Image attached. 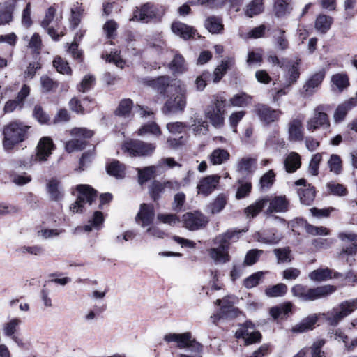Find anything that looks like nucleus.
<instances>
[{
    "mask_svg": "<svg viewBox=\"0 0 357 357\" xmlns=\"http://www.w3.org/2000/svg\"><path fill=\"white\" fill-rule=\"evenodd\" d=\"M29 126L19 121H11L3 128V146L6 151L12 150L15 146L22 142L28 137Z\"/></svg>",
    "mask_w": 357,
    "mask_h": 357,
    "instance_id": "1",
    "label": "nucleus"
},
{
    "mask_svg": "<svg viewBox=\"0 0 357 357\" xmlns=\"http://www.w3.org/2000/svg\"><path fill=\"white\" fill-rule=\"evenodd\" d=\"M240 231H227V232L218 236L214 243L218 246L211 248L208 250L209 255L216 264H225L230 260L229 255V241H236L239 238Z\"/></svg>",
    "mask_w": 357,
    "mask_h": 357,
    "instance_id": "2",
    "label": "nucleus"
},
{
    "mask_svg": "<svg viewBox=\"0 0 357 357\" xmlns=\"http://www.w3.org/2000/svg\"><path fill=\"white\" fill-rule=\"evenodd\" d=\"M337 288L333 285H323L314 288H308L301 284L294 285L291 288L294 296L303 301H312L317 299L324 298L334 293Z\"/></svg>",
    "mask_w": 357,
    "mask_h": 357,
    "instance_id": "3",
    "label": "nucleus"
},
{
    "mask_svg": "<svg viewBox=\"0 0 357 357\" xmlns=\"http://www.w3.org/2000/svg\"><path fill=\"white\" fill-rule=\"evenodd\" d=\"M171 88H174V93L169 97L162 107L165 114L183 112L186 107V86L181 81H176Z\"/></svg>",
    "mask_w": 357,
    "mask_h": 357,
    "instance_id": "4",
    "label": "nucleus"
},
{
    "mask_svg": "<svg viewBox=\"0 0 357 357\" xmlns=\"http://www.w3.org/2000/svg\"><path fill=\"white\" fill-rule=\"evenodd\" d=\"M357 309V298L347 300L340 303L337 306L331 310L322 313L321 317L328 323L329 325L335 326L344 318L349 316Z\"/></svg>",
    "mask_w": 357,
    "mask_h": 357,
    "instance_id": "5",
    "label": "nucleus"
},
{
    "mask_svg": "<svg viewBox=\"0 0 357 357\" xmlns=\"http://www.w3.org/2000/svg\"><path fill=\"white\" fill-rule=\"evenodd\" d=\"M164 340L167 342H174L178 349H188L194 353H202L203 346L192 337L191 333H168L164 336Z\"/></svg>",
    "mask_w": 357,
    "mask_h": 357,
    "instance_id": "6",
    "label": "nucleus"
},
{
    "mask_svg": "<svg viewBox=\"0 0 357 357\" xmlns=\"http://www.w3.org/2000/svg\"><path fill=\"white\" fill-rule=\"evenodd\" d=\"M329 108L328 105L321 104L314 109L313 116L307 120L306 124L309 131L313 132L320 128L328 129L330 127L329 117L326 112Z\"/></svg>",
    "mask_w": 357,
    "mask_h": 357,
    "instance_id": "7",
    "label": "nucleus"
},
{
    "mask_svg": "<svg viewBox=\"0 0 357 357\" xmlns=\"http://www.w3.org/2000/svg\"><path fill=\"white\" fill-rule=\"evenodd\" d=\"M225 107V100L215 96L212 103L204 111L206 118L215 128H220L224 123Z\"/></svg>",
    "mask_w": 357,
    "mask_h": 357,
    "instance_id": "8",
    "label": "nucleus"
},
{
    "mask_svg": "<svg viewBox=\"0 0 357 357\" xmlns=\"http://www.w3.org/2000/svg\"><path fill=\"white\" fill-rule=\"evenodd\" d=\"M76 189L78 192L77 199L70 206L73 213H82L84 204L89 203L91 205L96 197V191L88 185H79Z\"/></svg>",
    "mask_w": 357,
    "mask_h": 357,
    "instance_id": "9",
    "label": "nucleus"
},
{
    "mask_svg": "<svg viewBox=\"0 0 357 357\" xmlns=\"http://www.w3.org/2000/svg\"><path fill=\"white\" fill-rule=\"evenodd\" d=\"M70 134L75 138L66 143L65 149L68 153L84 149L86 146L85 139L91 138L93 132L85 128H75L70 131Z\"/></svg>",
    "mask_w": 357,
    "mask_h": 357,
    "instance_id": "10",
    "label": "nucleus"
},
{
    "mask_svg": "<svg viewBox=\"0 0 357 357\" xmlns=\"http://www.w3.org/2000/svg\"><path fill=\"white\" fill-rule=\"evenodd\" d=\"M122 149L130 156H146L154 152L155 145L138 139H130L123 144Z\"/></svg>",
    "mask_w": 357,
    "mask_h": 357,
    "instance_id": "11",
    "label": "nucleus"
},
{
    "mask_svg": "<svg viewBox=\"0 0 357 357\" xmlns=\"http://www.w3.org/2000/svg\"><path fill=\"white\" fill-rule=\"evenodd\" d=\"M215 303L220 306V308L217 314L211 316L213 322L220 319H228L237 316L238 309L234 306L235 303L234 298L225 296L222 299H217Z\"/></svg>",
    "mask_w": 357,
    "mask_h": 357,
    "instance_id": "12",
    "label": "nucleus"
},
{
    "mask_svg": "<svg viewBox=\"0 0 357 357\" xmlns=\"http://www.w3.org/2000/svg\"><path fill=\"white\" fill-rule=\"evenodd\" d=\"M54 148V144L50 137H42L38 143L36 155L31 156L30 165H32L37 161H46L48 157L52 154V151Z\"/></svg>",
    "mask_w": 357,
    "mask_h": 357,
    "instance_id": "13",
    "label": "nucleus"
},
{
    "mask_svg": "<svg viewBox=\"0 0 357 357\" xmlns=\"http://www.w3.org/2000/svg\"><path fill=\"white\" fill-rule=\"evenodd\" d=\"M255 112L258 116L260 121L266 125H269L278 121L282 114L280 110L273 109L263 104L257 105L255 108Z\"/></svg>",
    "mask_w": 357,
    "mask_h": 357,
    "instance_id": "14",
    "label": "nucleus"
},
{
    "mask_svg": "<svg viewBox=\"0 0 357 357\" xmlns=\"http://www.w3.org/2000/svg\"><path fill=\"white\" fill-rule=\"evenodd\" d=\"M183 221L187 229L194 231L205 226L208 222V219L200 212L195 211L184 214Z\"/></svg>",
    "mask_w": 357,
    "mask_h": 357,
    "instance_id": "15",
    "label": "nucleus"
},
{
    "mask_svg": "<svg viewBox=\"0 0 357 357\" xmlns=\"http://www.w3.org/2000/svg\"><path fill=\"white\" fill-rule=\"evenodd\" d=\"M157 7L151 3H146L134 11V19L147 23L157 17Z\"/></svg>",
    "mask_w": 357,
    "mask_h": 357,
    "instance_id": "16",
    "label": "nucleus"
},
{
    "mask_svg": "<svg viewBox=\"0 0 357 357\" xmlns=\"http://www.w3.org/2000/svg\"><path fill=\"white\" fill-rule=\"evenodd\" d=\"M155 218L153 206L151 204H142L135 217L136 222L142 227L151 225Z\"/></svg>",
    "mask_w": 357,
    "mask_h": 357,
    "instance_id": "17",
    "label": "nucleus"
},
{
    "mask_svg": "<svg viewBox=\"0 0 357 357\" xmlns=\"http://www.w3.org/2000/svg\"><path fill=\"white\" fill-rule=\"evenodd\" d=\"M220 177L218 175L207 176L202 178L197 184L198 194L208 196L216 188Z\"/></svg>",
    "mask_w": 357,
    "mask_h": 357,
    "instance_id": "18",
    "label": "nucleus"
},
{
    "mask_svg": "<svg viewBox=\"0 0 357 357\" xmlns=\"http://www.w3.org/2000/svg\"><path fill=\"white\" fill-rule=\"evenodd\" d=\"M268 203L269 204L266 211L268 213H284L288 210L289 202L285 196L268 197Z\"/></svg>",
    "mask_w": 357,
    "mask_h": 357,
    "instance_id": "19",
    "label": "nucleus"
},
{
    "mask_svg": "<svg viewBox=\"0 0 357 357\" xmlns=\"http://www.w3.org/2000/svg\"><path fill=\"white\" fill-rule=\"evenodd\" d=\"M288 133L291 141H302L303 139L302 119L297 117L289 123Z\"/></svg>",
    "mask_w": 357,
    "mask_h": 357,
    "instance_id": "20",
    "label": "nucleus"
},
{
    "mask_svg": "<svg viewBox=\"0 0 357 357\" xmlns=\"http://www.w3.org/2000/svg\"><path fill=\"white\" fill-rule=\"evenodd\" d=\"M257 169V159L250 157L241 158L236 165V172L239 174L250 175Z\"/></svg>",
    "mask_w": 357,
    "mask_h": 357,
    "instance_id": "21",
    "label": "nucleus"
},
{
    "mask_svg": "<svg viewBox=\"0 0 357 357\" xmlns=\"http://www.w3.org/2000/svg\"><path fill=\"white\" fill-rule=\"evenodd\" d=\"M104 215L100 211H96L91 220H89L88 224L84 227H78L76 228L77 231H84L90 232L92 230H99L102 227L104 222Z\"/></svg>",
    "mask_w": 357,
    "mask_h": 357,
    "instance_id": "22",
    "label": "nucleus"
},
{
    "mask_svg": "<svg viewBox=\"0 0 357 357\" xmlns=\"http://www.w3.org/2000/svg\"><path fill=\"white\" fill-rule=\"evenodd\" d=\"M172 30L174 33L184 40H188L192 38L196 32L192 27L180 22H174L172 24Z\"/></svg>",
    "mask_w": 357,
    "mask_h": 357,
    "instance_id": "23",
    "label": "nucleus"
},
{
    "mask_svg": "<svg viewBox=\"0 0 357 357\" xmlns=\"http://www.w3.org/2000/svg\"><path fill=\"white\" fill-rule=\"evenodd\" d=\"M332 91L342 93L349 86V77L345 73H336L331 77Z\"/></svg>",
    "mask_w": 357,
    "mask_h": 357,
    "instance_id": "24",
    "label": "nucleus"
},
{
    "mask_svg": "<svg viewBox=\"0 0 357 357\" xmlns=\"http://www.w3.org/2000/svg\"><path fill=\"white\" fill-rule=\"evenodd\" d=\"M84 13V8L82 3L76 2L70 8V17L69 18L70 27L73 29H76L81 22L82 17Z\"/></svg>",
    "mask_w": 357,
    "mask_h": 357,
    "instance_id": "25",
    "label": "nucleus"
},
{
    "mask_svg": "<svg viewBox=\"0 0 357 357\" xmlns=\"http://www.w3.org/2000/svg\"><path fill=\"white\" fill-rule=\"evenodd\" d=\"M318 320L316 314H312L302 319V321L296 324L291 328L294 333H302L309 330H312Z\"/></svg>",
    "mask_w": 357,
    "mask_h": 357,
    "instance_id": "26",
    "label": "nucleus"
},
{
    "mask_svg": "<svg viewBox=\"0 0 357 357\" xmlns=\"http://www.w3.org/2000/svg\"><path fill=\"white\" fill-rule=\"evenodd\" d=\"M15 5L10 1L0 3V25L9 24L13 20Z\"/></svg>",
    "mask_w": 357,
    "mask_h": 357,
    "instance_id": "27",
    "label": "nucleus"
},
{
    "mask_svg": "<svg viewBox=\"0 0 357 357\" xmlns=\"http://www.w3.org/2000/svg\"><path fill=\"white\" fill-rule=\"evenodd\" d=\"M192 123L188 126L195 135H204L208 130V123L197 114L191 118Z\"/></svg>",
    "mask_w": 357,
    "mask_h": 357,
    "instance_id": "28",
    "label": "nucleus"
},
{
    "mask_svg": "<svg viewBox=\"0 0 357 357\" xmlns=\"http://www.w3.org/2000/svg\"><path fill=\"white\" fill-rule=\"evenodd\" d=\"M325 77L324 70H320L313 74L304 85L305 92L312 93L314 89L318 87Z\"/></svg>",
    "mask_w": 357,
    "mask_h": 357,
    "instance_id": "29",
    "label": "nucleus"
},
{
    "mask_svg": "<svg viewBox=\"0 0 357 357\" xmlns=\"http://www.w3.org/2000/svg\"><path fill=\"white\" fill-rule=\"evenodd\" d=\"M268 196H266L257 200L255 203L245 208V213L248 218H255L257 216L264 206L268 204Z\"/></svg>",
    "mask_w": 357,
    "mask_h": 357,
    "instance_id": "30",
    "label": "nucleus"
},
{
    "mask_svg": "<svg viewBox=\"0 0 357 357\" xmlns=\"http://www.w3.org/2000/svg\"><path fill=\"white\" fill-rule=\"evenodd\" d=\"M148 85L156 90L160 94H165L167 89L169 88V77L168 76H160L156 79L148 81Z\"/></svg>",
    "mask_w": 357,
    "mask_h": 357,
    "instance_id": "31",
    "label": "nucleus"
},
{
    "mask_svg": "<svg viewBox=\"0 0 357 357\" xmlns=\"http://www.w3.org/2000/svg\"><path fill=\"white\" fill-rule=\"evenodd\" d=\"M315 194L316 190L314 187L310 184L307 185V188H299L298 190V195L301 202L307 206H310L312 204L315 198Z\"/></svg>",
    "mask_w": 357,
    "mask_h": 357,
    "instance_id": "32",
    "label": "nucleus"
},
{
    "mask_svg": "<svg viewBox=\"0 0 357 357\" xmlns=\"http://www.w3.org/2000/svg\"><path fill=\"white\" fill-rule=\"evenodd\" d=\"M230 154L227 150L218 148L212 151L208 156V159L212 165H218L228 160Z\"/></svg>",
    "mask_w": 357,
    "mask_h": 357,
    "instance_id": "33",
    "label": "nucleus"
},
{
    "mask_svg": "<svg viewBox=\"0 0 357 357\" xmlns=\"http://www.w3.org/2000/svg\"><path fill=\"white\" fill-rule=\"evenodd\" d=\"M205 28L211 33H219L223 29L222 19L216 16H210L205 20Z\"/></svg>",
    "mask_w": 357,
    "mask_h": 357,
    "instance_id": "34",
    "label": "nucleus"
},
{
    "mask_svg": "<svg viewBox=\"0 0 357 357\" xmlns=\"http://www.w3.org/2000/svg\"><path fill=\"white\" fill-rule=\"evenodd\" d=\"M301 157L295 153H291L284 160V167L287 172L293 173L301 167Z\"/></svg>",
    "mask_w": 357,
    "mask_h": 357,
    "instance_id": "35",
    "label": "nucleus"
},
{
    "mask_svg": "<svg viewBox=\"0 0 357 357\" xmlns=\"http://www.w3.org/2000/svg\"><path fill=\"white\" fill-rule=\"evenodd\" d=\"M333 17L326 15H319L315 22V29L321 33H326L333 24Z\"/></svg>",
    "mask_w": 357,
    "mask_h": 357,
    "instance_id": "36",
    "label": "nucleus"
},
{
    "mask_svg": "<svg viewBox=\"0 0 357 357\" xmlns=\"http://www.w3.org/2000/svg\"><path fill=\"white\" fill-rule=\"evenodd\" d=\"M47 188L51 199L59 201L62 199L63 192L60 189L59 182L57 180H50L47 185Z\"/></svg>",
    "mask_w": 357,
    "mask_h": 357,
    "instance_id": "37",
    "label": "nucleus"
},
{
    "mask_svg": "<svg viewBox=\"0 0 357 357\" xmlns=\"http://www.w3.org/2000/svg\"><path fill=\"white\" fill-rule=\"evenodd\" d=\"M125 166L119 161L114 160L107 167V173L116 178H123L125 176Z\"/></svg>",
    "mask_w": 357,
    "mask_h": 357,
    "instance_id": "38",
    "label": "nucleus"
},
{
    "mask_svg": "<svg viewBox=\"0 0 357 357\" xmlns=\"http://www.w3.org/2000/svg\"><path fill=\"white\" fill-rule=\"evenodd\" d=\"M227 204V198L222 195H218L213 202L207 206V210L211 214L220 213Z\"/></svg>",
    "mask_w": 357,
    "mask_h": 357,
    "instance_id": "39",
    "label": "nucleus"
},
{
    "mask_svg": "<svg viewBox=\"0 0 357 357\" xmlns=\"http://www.w3.org/2000/svg\"><path fill=\"white\" fill-rule=\"evenodd\" d=\"M331 270L328 268H318L310 272L308 277L312 281L322 282L331 278Z\"/></svg>",
    "mask_w": 357,
    "mask_h": 357,
    "instance_id": "40",
    "label": "nucleus"
},
{
    "mask_svg": "<svg viewBox=\"0 0 357 357\" xmlns=\"http://www.w3.org/2000/svg\"><path fill=\"white\" fill-rule=\"evenodd\" d=\"M287 286L283 283H279L265 289V294L268 297H281L286 294Z\"/></svg>",
    "mask_w": 357,
    "mask_h": 357,
    "instance_id": "41",
    "label": "nucleus"
},
{
    "mask_svg": "<svg viewBox=\"0 0 357 357\" xmlns=\"http://www.w3.org/2000/svg\"><path fill=\"white\" fill-rule=\"evenodd\" d=\"M252 96L245 93H241L234 96L231 100V104L234 107H246L251 103Z\"/></svg>",
    "mask_w": 357,
    "mask_h": 357,
    "instance_id": "42",
    "label": "nucleus"
},
{
    "mask_svg": "<svg viewBox=\"0 0 357 357\" xmlns=\"http://www.w3.org/2000/svg\"><path fill=\"white\" fill-rule=\"evenodd\" d=\"M263 1L262 0H253L248 4L245 15L249 17H252L255 15H259L263 11Z\"/></svg>",
    "mask_w": 357,
    "mask_h": 357,
    "instance_id": "43",
    "label": "nucleus"
},
{
    "mask_svg": "<svg viewBox=\"0 0 357 357\" xmlns=\"http://www.w3.org/2000/svg\"><path fill=\"white\" fill-rule=\"evenodd\" d=\"M278 33L274 36L275 46L280 51H284L289 47V41L285 36V31L282 29L278 30Z\"/></svg>",
    "mask_w": 357,
    "mask_h": 357,
    "instance_id": "44",
    "label": "nucleus"
},
{
    "mask_svg": "<svg viewBox=\"0 0 357 357\" xmlns=\"http://www.w3.org/2000/svg\"><path fill=\"white\" fill-rule=\"evenodd\" d=\"M137 171L138 182L140 185H142L154 176L155 167L154 166H149L144 169H137Z\"/></svg>",
    "mask_w": 357,
    "mask_h": 357,
    "instance_id": "45",
    "label": "nucleus"
},
{
    "mask_svg": "<svg viewBox=\"0 0 357 357\" xmlns=\"http://www.w3.org/2000/svg\"><path fill=\"white\" fill-rule=\"evenodd\" d=\"M326 188L331 194L335 196L344 197L348 194V190L344 185L334 181L328 183Z\"/></svg>",
    "mask_w": 357,
    "mask_h": 357,
    "instance_id": "46",
    "label": "nucleus"
},
{
    "mask_svg": "<svg viewBox=\"0 0 357 357\" xmlns=\"http://www.w3.org/2000/svg\"><path fill=\"white\" fill-rule=\"evenodd\" d=\"M53 66L59 73L63 75H70L71 73V68L68 63L61 56H57L54 58Z\"/></svg>",
    "mask_w": 357,
    "mask_h": 357,
    "instance_id": "47",
    "label": "nucleus"
},
{
    "mask_svg": "<svg viewBox=\"0 0 357 357\" xmlns=\"http://www.w3.org/2000/svg\"><path fill=\"white\" fill-rule=\"evenodd\" d=\"M291 8L285 0H275L274 2L275 14L278 17L285 16Z\"/></svg>",
    "mask_w": 357,
    "mask_h": 357,
    "instance_id": "48",
    "label": "nucleus"
},
{
    "mask_svg": "<svg viewBox=\"0 0 357 357\" xmlns=\"http://www.w3.org/2000/svg\"><path fill=\"white\" fill-rule=\"evenodd\" d=\"M330 171L336 175L340 174L342 170V165L340 157L336 154H332L328 161Z\"/></svg>",
    "mask_w": 357,
    "mask_h": 357,
    "instance_id": "49",
    "label": "nucleus"
},
{
    "mask_svg": "<svg viewBox=\"0 0 357 357\" xmlns=\"http://www.w3.org/2000/svg\"><path fill=\"white\" fill-rule=\"evenodd\" d=\"M22 321L18 318H13L3 326V332L6 336L11 337L17 331Z\"/></svg>",
    "mask_w": 357,
    "mask_h": 357,
    "instance_id": "50",
    "label": "nucleus"
},
{
    "mask_svg": "<svg viewBox=\"0 0 357 357\" xmlns=\"http://www.w3.org/2000/svg\"><path fill=\"white\" fill-rule=\"evenodd\" d=\"M275 174L272 169L264 174L259 180V187L261 190L269 189L275 181Z\"/></svg>",
    "mask_w": 357,
    "mask_h": 357,
    "instance_id": "51",
    "label": "nucleus"
},
{
    "mask_svg": "<svg viewBox=\"0 0 357 357\" xmlns=\"http://www.w3.org/2000/svg\"><path fill=\"white\" fill-rule=\"evenodd\" d=\"M132 107V101L130 99H125L121 101L115 114L119 116H128Z\"/></svg>",
    "mask_w": 357,
    "mask_h": 357,
    "instance_id": "52",
    "label": "nucleus"
},
{
    "mask_svg": "<svg viewBox=\"0 0 357 357\" xmlns=\"http://www.w3.org/2000/svg\"><path fill=\"white\" fill-rule=\"evenodd\" d=\"M165 190V183L158 181H153L149 188L150 195L154 201L158 200L160 197V194Z\"/></svg>",
    "mask_w": 357,
    "mask_h": 357,
    "instance_id": "53",
    "label": "nucleus"
},
{
    "mask_svg": "<svg viewBox=\"0 0 357 357\" xmlns=\"http://www.w3.org/2000/svg\"><path fill=\"white\" fill-rule=\"evenodd\" d=\"M170 69L174 73H182L185 69V60L180 54H175L169 64Z\"/></svg>",
    "mask_w": 357,
    "mask_h": 357,
    "instance_id": "54",
    "label": "nucleus"
},
{
    "mask_svg": "<svg viewBox=\"0 0 357 357\" xmlns=\"http://www.w3.org/2000/svg\"><path fill=\"white\" fill-rule=\"evenodd\" d=\"M273 252L277 257L278 263L290 262L291 261L289 248H275Z\"/></svg>",
    "mask_w": 357,
    "mask_h": 357,
    "instance_id": "55",
    "label": "nucleus"
},
{
    "mask_svg": "<svg viewBox=\"0 0 357 357\" xmlns=\"http://www.w3.org/2000/svg\"><path fill=\"white\" fill-rule=\"evenodd\" d=\"M238 183L240 185L237 189L236 198L241 199L249 195L252 189V183L249 181L243 182L241 180H238Z\"/></svg>",
    "mask_w": 357,
    "mask_h": 357,
    "instance_id": "56",
    "label": "nucleus"
},
{
    "mask_svg": "<svg viewBox=\"0 0 357 357\" xmlns=\"http://www.w3.org/2000/svg\"><path fill=\"white\" fill-rule=\"evenodd\" d=\"M146 133H150L158 136L161 134V132L158 125L155 122H151L142 126V128L138 131V134L139 135H142Z\"/></svg>",
    "mask_w": 357,
    "mask_h": 357,
    "instance_id": "57",
    "label": "nucleus"
},
{
    "mask_svg": "<svg viewBox=\"0 0 357 357\" xmlns=\"http://www.w3.org/2000/svg\"><path fill=\"white\" fill-rule=\"evenodd\" d=\"M322 160V154L317 153L312 155L309 164L308 171L312 176H317L319 174V166Z\"/></svg>",
    "mask_w": 357,
    "mask_h": 357,
    "instance_id": "58",
    "label": "nucleus"
},
{
    "mask_svg": "<svg viewBox=\"0 0 357 357\" xmlns=\"http://www.w3.org/2000/svg\"><path fill=\"white\" fill-rule=\"evenodd\" d=\"M17 252L22 254L29 253L36 256H40L44 254L45 250L42 246L36 245L33 246H22L17 249Z\"/></svg>",
    "mask_w": 357,
    "mask_h": 357,
    "instance_id": "59",
    "label": "nucleus"
},
{
    "mask_svg": "<svg viewBox=\"0 0 357 357\" xmlns=\"http://www.w3.org/2000/svg\"><path fill=\"white\" fill-rule=\"evenodd\" d=\"M263 275L264 273L262 271H259L248 277L245 279L243 282L245 287L247 289H251L256 287L259 284L261 279L263 278Z\"/></svg>",
    "mask_w": 357,
    "mask_h": 357,
    "instance_id": "60",
    "label": "nucleus"
},
{
    "mask_svg": "<svg viewBox=\"0 0 357 357\" xmlns=\"http://www.w3.org/2000/svg\"><path fill=\"white\" fill-rule=\"evenodd\" d=\"M42 41L38 33H35L30 38L28 47L32 50L33 53L40 54Z\"/></svg>",
    "mask_w": 357,
    "mask_h": 357,
    "instance_id": "61",
    "label": "nucleus"
},
{
    "mask_svg": "<svg viewBox=\"0 0 357 357\" xmlns=\"http://www.w3.org/2000/svg\"><path fill=\"white\" fill-rule=\"evenodd\" d=\"M263 253V250L252 249L249 250L245 257L244 262L248 266L253 265L259 259L260 255Z\"/></svg>",
    "mask_w": 357,
    "mask_h": 357,
    "instance_id": "62",
    "label": "nucleus"
},
{
    "mask_svg": "<svg viewBox=\"0 0 357 357\" xmlns=\"http://www.w3.org/2000/svg\"><path fill=\"white\" fill-rule=\"evenodd\" d=\"M349 109L343 103L340 104L334 112L333 119L335 123L342 121Z\"/></svg>",
    "mask_w": 357,
    "mask_h": 357,
    "instance_id": "63",
    "label": "nucleus"
},
{
    "mask_svg": "<svg viewBox=\"0 0 357 357\" xmlns=\"http://www.w3.org/2000/svg\"><path fill=\"white\" fill-rule=\"evenodd\" d=\"M40 82L43 89L46 92L54 91L58 87L57 82L47 75L40 77Z\"/></svg>",
    "mask_w": 357,
    "mask_h": 357,
    "instance_id": "64",
    "label": "nucleus"
}]
</instances>
